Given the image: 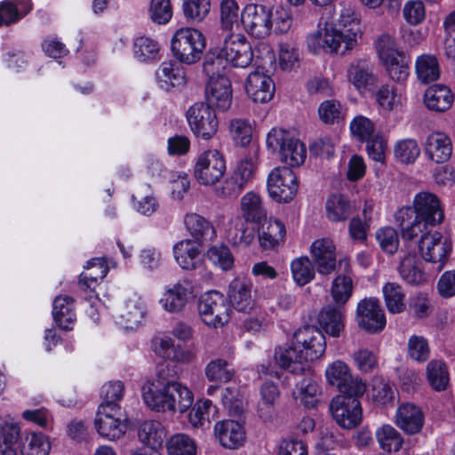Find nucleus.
<instances>
[{
  "instance_id": "f257e3e1",
  "label": "nucleus",
  "mask_w": 455,
  "mask_h": 455,
  "mask_svg": "<svg viewBox=\"0 0 455 455\" xmlns=\"http://www.w3.org/2000/svg\"><path fill=\"white\" fill-rule=\"evenodd\" d=\"M403 240L411 241L420 233L440 225L444 220V210L438 196L422 191L417 193L411 206H403L395 213Z\"/></svg>"
},
{
  "instance_id": "f03ea898",
  "label": "nucleus",
  "mask_w": 455,
  "mask_h": 455,
  "mask_svg": "<svg viewBox=\"0 0 455 455\" xmlns=\"http://www.w3.org/2000/svg\"><path fill=\"white\" fill-rule=\"evenodd\" d=\"M142 398L150 410L157 412H185L194 402L193 393L180 382H147L142 387Z\"/></svg>"
},
{
  "instance_id": "7ed1b4c3",
  "label": "nucleus",
  "mask_w": 455,
  "mask_h": 455,
  "mask_svg": "<svg viewBox=\"0 0 455 455\" xmlns=\"http://www.w3.org/2000/svg\"><path fill=\"white\" fill-rule=\"evenodd\" d=\"M204 71L209 77L205 87L206 105L220 111L228 110L232 103L231 82L220 71V61L205 60Z\"/></svg>"
},
{
  "instance_id": "20e7f679",
  "label": "nucleus",
  "mask_w": 455,
  "mask_h": 455,
  "mask_svg": "<svg viewBox=\"0 0 455 455\" xmlns=\"http://www.w3.org/2000/svg\"><path fill=\"white\" fill-rule=\"evenodd\" d=\"M376 49L389 77L397 83L405 81L410 74V59L397 50L395 38L388 34L379 36Z\"/></svg>"
},
{
  "instance_id": "39448f33",
  "label": "nucleus",
  "mask_w": 455,
  "mask_h": 455,
  "mask_svg": "<svg viewBox=\"0 0 455 455\" xmlns=\"http://www.w3.org/2000/svg\"><path fill=\"white\" fill-rule=\"evenodd\" d=\"M205 46V38L202 32L192 28H179L171 41L172 52L175 59L188 65L201 59Z\"/></svg>"
},
{
  "instance_id": "423d86ee",
  "label": "nucleus",
  "mask_w": 455,
  "mask_h": 455,
  "mask_svg": "<svg viewBox=\"0 0 455 455\" xmlns=\"http://www.w3.org/2000/svg\"><path fill=\"white\" fill-rule=\"evenodd\" d=\"M220 61V71L224 70L222 60L237 68H248L253 60V52L246 37L240 33H229L223 40L221 47L216 50V57H208L206 60Z\"/></svg>"
},
{
  "instance_id": "0eeeda50",
  "label": "nucleus",
  "mask_w": 455,
  "mask_h": 455,
  "mask_svg": "<svg viewBox=\"0 0 455 455\" xmlns=\"http://www.w3.org/2000/svg\"><path fill=\"white\" fill-rule=\"evenodd\" d=\"M325 379L330 386L335 387L341 395L363 396L366 383L359 377H354L350 367L342 360H336L326 366Z\"/></svg>"
},
{
  "instance_id": "6e6552de",
  "label": "nucleus",
  "mask_w": 455,
  "mask_h": 455,
  "mask_svg": "<svg viewBox=\"0 0 455 455\" xmlns=\"http://www.w3.org/2000/svg\"><path fill=\"white\" fill-rule=\"evenodd\" d=\"M419 235L418 248L421 258L427 262L437 263V269H443L452 251L451 240L438 231L427 229Z\"/></svg>"
},
{
  "instance_id": "1a4fd4ad",
  "label": "nucleus",
  "mask_w": 455,
  "mask_h": 455,
  "mask_svg": "<svg viewBox=\"0 0 455 455\" xmlns=\"http://www.w3.org/2000/svg\"><path fill=\"white\" fill-rule=\"evenodd\" d=\"M226 172V163L222 154L210 149L198 156L194 166V176L197 182L212 186L220 181Z\"/></svg>"
},
{
  "instance_id": "9d476101",
  "label": "nucleus",
  "mask_w": 455,
  "mask_h": 455,
  "mask_svg": "<svg viewBox=\"0 0 455 455\" xmlns=\"http://www.w3.org/2000/svg\"><path fill=\"white\" fill-rule=\"evenodd\" d=\"M267 186L273 200L286 203L296 196L299 184L295 173L290 168L276 167L268 174Z\"/></svg>"
},
{
  "instance_id": "9b49d317",
  "label": "nucleus",
  "mask_w": 455,
  "mask_h": 455,
  "mask_svg": "<svg viewBox=\"0 0 455 455\" xmlns=\"http://www.w3.org/2000/svg\"><path fill=\"white\" fill-rule=\"evenodd\" d=\"M198 310L203 322L214 328L223 326L230 318L227 300L217 291H211L202 296Z\"/></svg>"
},
{
  "instance_id": "f8f14e48",
  "label": "nucleus",
  "mask_w": 455,
  "mask_h": 455,
  "mask_svg": "<svg viewBox=\"0 0 455 455\" xmlns=\"http://www.w3.org/2000/svg\"><path fill=\"white\" fill-rule=\"evenodd\" d=\"M273 9L269 6L250 4L241 12V22L252 36L263 38L272 30Z\"/></svg>"
},
{
  "instance_id": "ddd939ff",
  "label": "nucleus",
  "mask_w": 455,
  "mask_h": 455,
  "mask_svg": "<svg viewBox=\"0 0 455 455\" xmlns=\"http://www.w3.org/2000/svg\"><path fill=\"white\" fill-rule=\"evenodd\" d=\"M358 397L339 395L331 400L330 409L332 417L341 427L351 429L361 423L363 411Z\"/></svg>"
},
{
  "instance_id": "4468645a",
  "label": "nucleus",
  "mask_w": 455,
  "mask_h": 455,
  "mask_svg": "<svg viewBox=\"0 0 455 455\" xmlns=\"http://www.w3.org/2000/svg\"><path fill=\"white\" fill-rule=\"evenodd\" d=\"M187 119L193 133L204 140H210L218 131L215 111L203 102L195 103L187 111Z\"/></svg>"
},
{
  "instance_id": "2eb2a0df",
  "label": "nucleus",
  "mask_w": 455,
  "mask_h": 455,
  "mask_svg": "<svg viewBox=\"0 0 455 455\" xmlns=\"http://www.w3.org/2000/svg\"><path fill=\"white\" fill-rule=\"evenodd\" d=\"M293 339L305 362L316 360L325 352V337L322 331L315 326L307 325L298 329L294 332Z\"/></svg>"
},
{
  "instance_id": "dca6fc26",
  "label": "nucleus",
  "mask_w": 455,
  "mask_h": 455,
  "mask_svg": "<svg viewBox=\"0 0 455 455\" xmlns=\"http://www.w3.org/2000/svg\"><path fill=\"white\" fill-rule=\"evenodd\" d=\"M356 321L360 328L370 333L381 331L386 326V316L379 300L365 298L356 307Z\"/></svg>"
},
{
  "instance_id": "f3484780",
  "label": "nucleus",
  "mask_w": 455,
  "mask_h": 455,
  "mask_svg": "<svg viewBox=\"0 0 455 455\" xmlns=\"http://www.w3.org/2000/svg\"><path fill=\"white\" fill-rule=\"evenodd\" d=\"M347 81L361 95L373 93L379 85V76L367 60L353 61L347 70Z\"/></svg>"
},
{
  "instance_id": "a211bd4d",
  "label": "nucleus",
  "mask_w": 455,
  "mask_h": 455,
  "mask_svg": "<svg viewBox=\"0 0 455 455\" xmlns=\"http://www.w3.org/2000/svg\"><path fill=\"white\" fill-rule=\"evenodd\" d=\"M121 408H108L100 405L94 420L95 427L100 435L110 441L119 439L126 431V424L121 419Z\"/></svg>"
},
{
  "instance_id": "6ab92c4d",
  "label": "nucleus",
  "mask_w": 455,
  "mask_h": 455,
  "mask_svg": "<svg viewBox=\"0 0 455 455\" xmlns=\"http://www.w3.org/2000/svg\"><path fill=\"white\" fill-rule=\"evenodd\" d=\"M191 294L190 282L184 279L165 286L158 302L164 311L180 314L185 310Z\"/></svg>"
},
{
  "instance_id": "aec40b11",
  "label": "nucleus",
  "mask_w": 455,
  "mask_h": 455,
  "mask_svg": "<svg viewBox=\"0 0 455 455\" xmlns=\"http://www.w3.org/2000/svg\"><path fill=\"white\" fill-rule=\"evenodd\" d=\"M244 88L248 97L255 103L270 101L275 92V85L272 77L259 70H255L248 75Z\"/></svg>"
},
{
  "instance_id": "412c9836",
  "label": "nucleus",
  "mask_w": 455,
  "mask_h": 455,
  "mask_svg": "<svg viewBox=\"0 0 455 455\" xmlns=\"http://www.w3.org/2000/svg\"><path fill=\"white\" fill-rule=\"evenodd\" d=\"M309 251L320 275H328L335 271L337 264L336 246L331 239H316L311 244Z\"/></svg>"
},
{
  "instance_id": "4be33fe9",
  "label": "nucleus",
  "mask_w": 455,
  "mask_h": 455,
  "mask_svg": "<svg viewBox=\"0 0 455 455\" xmlns=\"http://www.w3.org/2000/svg\"><path fill=\"white\" fill-rule=\"evenodd\" d=\"M394 422L403 433L413 435L422 430L425 415L419 406L411 403H403L397 407Z\"/></svg>"
},
{
  "instance_id": "5701e85b",
  "label": "nucleus",
  "mask_w": 455,
  "mask_h": 455,
  "mask_svg": "<svg viewBox=\"0 0 455 455\" xmlns=\"http://www.w3.org/2000/svg\"><path fill=\"white\" fill-rule=\"evenodd\" d=\"M151 346L155 355L164 360L186 363L195 358L193 352L176 345L174 339L167 335L154 337Z\"/></svg>"
},
{
  "instance_id": "b1692460",
  "label": "nucleus",
  "mask_w": 455,
  "mask_h": 455,
  "mask_svg": "<svg viewBox=\"0 0 455 455\" xmlns=\"http://www.w3.org/2000/svg\"><path fill=\"white\" fill-rule=\"evenodd\" d=\"M146 315V307L142 299L137 295L127 299L118 314L116 315V323L125 330H133L139 326Z\"/></svg>"
},
{
  "instance_id": "393cba45",
  "label": "nucleus",
  "mask_w": 455,
  "mask_h": 455,
  "mask_svg": "<svg viewBox=\"0 0 455 455\" xmlns=\"http://www.w3.org/2000/svg\"><path fill=\"white\" fill-rule=\"evenodd\" d=\"M230 305L237 311L250 313L254 306L252 284L244 279L235 278L228 285Z\"/></svg>"
},
{
  "instance_id": "a878e982",
  "label": "nucleus",
  "mask_w": 455,
  "mask_h": 455,
  "mask_svg": "<svg viewBox=\"0 0 455 455\" xmlns=\"http://www.w3.org/2000/svg\"><path fill=\"white\" fill-rule=\"evenodd\" d=\"M424 150L427 158L432 162L445 163L452 154L451 140L443 132H431L426 138Z\"/></svg>"
},
{
  "instance_id": "bb28decb",
  "label": "nucleus",
  "mask_w": 455,
  "mask_h": 455,
  "mask_svg": "<svg viewBox=\"0 0 455 455\" xmlns=\"http://www.w3.org/2000/svg\"><path fill=\"white\" fill-rule=\"evenodd\" d=\"M214 433L220 444L228 449H236L245 439L243 426L231 419H225L216 423Z\"/></svg>"
},
{
  "instance_id": "cd10ccee",
  "label": "nucleus",
  "mask_w": 455,
  "mask_h": 455,
  "mask_svg": "<svg viewBox=\"0 0 455 455\" xmlns=\"http://www.w3.org/2000/svg\"><path fill=\"white\" fill-rule=\"evenodd\" d=\"M317 322L328 335L339 338L345 329L346 311L338 305L327 306L319 312Z\"/></svg>"
},
{
  "instance_id": "c85d7f7f",
  "label": "nucleus",
  "mask_w": 455,
  "mask_h": 455,
  "mask_svg": "<svg viewBox=\"0 0 455 455\" xmlns=\"http://www.w3.org/2000/svg\"><path fill=\"white\" fill-rule=\"evenodd\" d=\"M204 245L192 239H183L173 246V255L183 269H194L201 261V251Z\"/></svg>"
},
{
  "instance_id": "c756f323",
  "label": "nucleus",
  "mask_w": 455,
  "mask_h": 455,
  "mask_svg": "<svg viewBox=\"0 0 455 455\" xmlns=\"http://www.w3.org/2000/svg\"><path fill=\"white\" fill-rule=\"evenodd\" d=\"M274 359L283 369L290 371L294 374L304 373L309 370V366L304 363V357L300 350L295 345V339L291 347H278L275 349Z\"/></svg>"
},
{
  "instance_id": "7c9ffc66",
  "label": "nucleus",
  "mask_w": 455,
  "mask_h": 455,
  "mask_svg": "<svg viewBox=\"0 0 455 455\" xmlns=\"http://www.w3.org/2000/svg\"><path fill=\"white\" fill-rule=\"evenodd\" d=\"M255 169L251 159L241 161L231 178L226 181L225 189L227 191L224 192V195L230 197L237 196L252 181Z\"/></svg>"
},
{
  "instance_id": "2f4dec72",
  "label": "nucleus",
  "mask_w": 455,
  "mask_h": 455,
  "mask_svg": "<svg viewBox=\"0 0 455 455\" xmlns=\"http://www.w3.org/2000/svg\"><path fill=\"white\" fill-rule=\"evenodd\" d=\"M184 224L192 240L205 245L216 237V231L211 222L197 213H188L184 217Z\"/></svg>"
},
{
  "instance_id": "473e14b6",
  "label": "nucleus",
  "mask_w": 455,
  "mask_h": 455,
  "mask_svg": "<svg viewBox=\"0 0 455 455\" xmlns=\"http://www.w3.org/2000/svg\"><path fill=\"white\" fill-rule=\"evenodd\" d=\"M286 229L283 223L270 218L259 228V242L264 250H273L284 241Z\"/></svg>"
},
{
  "instance_id": "72a5a7b5",
  "label": "nucleus",
  "mask_w": 455,
  "mask_h": 455,
  "mask_svg": "<svg viewBox=\"0 0 455 455\" xmlns=\"http://www.w3.org/2000/svg\"><path fill=\"white\" fill-rule=\"evenodd\" d=\"M240 211L245 222L260 223L267 215L261 196L254 191H249L242 196Z\"/></svg>"
},
{
  "instance_id": "f704fd0d",
  "label": "nucleus",
  "mask_w": 455,
  "mask_h": 455,
  "mask_svg": "<svg viewBox=\"0 0 455 455\" xmlns=\"http://www.w3.org/2000/svg\"><path fill=\"white\" fill-rule=\"evenodd\" d=\"M156 81L164 91L182 87L186 83L183 69L172 61H164L159 66L156 71Z\"/></svg>"
},
{
  "instance_id": "c9c22d12",
  "label": "nucleus",
  "mask_w": 455,
  "mask_h": 455,
  "mask_svg": "<svg viewBox=\"0 0 455 455\" xmlns=\"http://www.w3.org/2000/svg\"><path fill=\"white\" fill-rule=\"evenodd\" d=\"M454 96L449 87L435 84L427 89L424 95L426 107L435 112H444L451 108Z\"/></svg>"
},
{
  "instance_id": "e433bc0d",
  "label": "nucleus",
  "mask_w": 455,
  "mask_h": 455,
  "mask_svg": "<svg viewBox=\"0 0 455 455\" xmlns=\"http://www.w3.org/2000/svg\"><path fill=\"white\" fill-rule=\"evenodd\" d=\"M133 57L140 62L150 63L161 59V46L156 39L140 36L133 39Z\"/></svg>"
},
{
  "instance_id": "4c0bfd02",
  "label": "nucleus",
  "mask_w": 455,
  "mask_h": 455,
  "mask_svg": "<svg viewBox=\"0 0 455 455\" xmlns=\"http://www.w3.org/2000/svg\"><path fill=\"white\" fill-rule=\"evenodd\" d=\"M415 73L420 84H428L437 81L441 68L436 56L430 53L418 56L415 60Z\"/></svg>"
},
{
  "instance_id": "58836bf2",
  "label": "nucleus",
  "mask_w": 455,
  "mask_h": 455,
  "mask_svg": "<svg viewBox=\"0 0 455 455\" xmlns=\"http://www.w3.org/2000/svg\"><path fill=\"white\" fill-rule=\"evenodd\" d=\"M52 315L61 329L71 330L76 319L73 299L68 295L56 297L53 301Z\"/></svg>"
},
{
  "instance_id": "ea45409f",
  "label": "nucleus",
  "mask_w": 455,
  "mask_h": 455,
  "mask_svg": "<svg viewBox=\"0 0 455 455\" xmlns=\"http://www.w3.org/2000/svg\"><path fill=\"white\" fill-rule=\"evenodd\" d=\"M398 271L402 279L409 284L419 285L427 281L422 263L415 254L405 255L401 260Z\"/></svg>"
},
{
  "instance_id": "a19ab883",
  "label": "nucleus",
  "mask_w": 455,
  "mask_h": 455,
  "mask_svg": "<svg viewBox=\"0 0 455 455\" xmlns=\"http://www.w3.org/2000/svg\"><path fill=\"white\" fill-rule=\"evenodd\" d=\"M166 434L164 427L157 420H145L138 430L139 440L151 450H157L163 445Z\"/></svg>"
},
{
  "instance_id": "79ce46f5",
  "label": "nucleus",
  "mask_w": 455,
  "mask_h": 455,
  "mask_svg": "<svg viewBox=\"0 0 455 455\" xmlns=\"http://www.w3.org/2000/svg\"><path fill=\"white\" fill-rule=\"evenodd\" d=\"M325 213L330 221L343 222L350 217L352 205L346 196L340 194H332L325 202Z\"/></svg>"
},
{
  "instance_id": "37998d69",
  "label": "nucleus",
  "mask_w": 455,
  "mask_h": 455,
  "mask_svg": "<svg viewBox=\"0 0 455 455\" xmlns=\"http://www.w3.org/2000/svg\"><path fill=\"white\" fill-rule=\"evenodd\" d=\"M345 269L349 267V263L345 259ZM352 277L346 273L338 275L331 284V296L336 305L343 307L351 298L353 293Z\"/></svg>"
},
{
  "instance_id": "c03bdc74",
  "label": "nucleus",
  "mask_w": 455,
  "mask_h": 455,
  "mask_svg": "<svg viewBox=\"0 0 455 455\" xmlns=\"http://www.w3.org/2000/svg\"><path fill=\"white\" fill-rule=\"evenodd\" d=\"M290 269L292 280L299 287L309 283L315 276V265L307 256L293 259L290 263Z\"/></svg>"
},
{
  "instance_id": "a18cd8bd",
  "label": "nucleus",
  "mask_w": 455,
  "mask_h": 455,
  "mask_svg": "<svg viewBox=\"0 0 455 455\" xmlns=\"http://www.w3.org/2000/svg\"><path fill=\"white\" fill-rule=\"evenodd\" d=\"M427 379L430 387L437 392L444 391L450 381L449 371L443 360L433 359L426 367Z\"/></svg>"
},
{
  "instance_id": "49530a36",
  "label": "nucleus",
  "mask_w": 455,
  "mask_h": 455,
  "mask_svg": "<svg viewBox=\"0 0 455 455\" xmlns=\"http://www.w3.org/2000/svg\"><path fill=\"white\" fill-rule=\"evenodd\" d=\"M375 436L380 449L387 452L399 451L404 442L401 433L389 424L378 427Z\"/></svg>"
},
{
  "instance_id": "de8ad7c7",
  "label": "nucleus",
  "mask_w": 455,
  "mask_h": 455,
  "mask_svg": "<svg viewBox=\"0 0 455 455\" xmlns=\"http://www.w3.org/2000/svg\"><path fill=\"white\" fill-rule=\"evenodd\" d=\"M337 22L342 27L340 31H345L347 44L348 47H355L357 44V36L361 33L359 18L350 7L343 8Z\"/></svg>"
},
{
  "instance_id": "09e8293b",
  "label": "nucleus",
  "mask_w": 455,
  "mask_h": 455,
  "mask_svg": "<svg viewBox=\"0 0 455 455\" xmlns=\"http://www.w3.org/2000/svg\"><path fill=\"white\" fill-rule=\"evenodd\" d=\"M86 269L87 272L80 275V283L83 287L90 290H94L99 280H102L108 271L103 258H96L89 260Z\"/></svg>"
},
{
  "instance_id": "8fccbe9b",
  "label": "nucleus",
  "mask_w": 455,
  "mask_h": 455,
  "mask_svg": "<svg viewBox=\"0 0 455 455\" xmlns=\"http://www.w3.org/2000/svg\"><path fill=\"white\" fill-rule=\"evenodd\" d=\"M217 409L210 400H200L196 403L188 414V421L194 427H204L216 416Z\"/></svg>"
},
{
  "instance_id": "3c124183",
  "label": "nucleus",
  "mask_w": 455,
  "mask_h": 455,
  "mask_svg": "<svg viewBox=\"0 0 455 455\" xmlns=\"http://www.w3.org/2000/svg\"><path fill=\"white\" fill-rule=\"evenodd\" d=\"M321 394V387L312 378H303L296 383L293 392L294 397L299 399L307 407H314L317 403V397Z\"/></svg>"
},
{
  "instance_id": "603ef678",
  "label": "nucleus",
  "mask_w": 455,
  "mask_h": 455,
  "mask_svg": "<svg viewBox=\"0 0 455 455\" xmlns=\"http://www.w3.org/2000/svg\"><path fill=\"white\" fill-rule=\"evenodd\" d=\"M49 437L41 432H31L22 443V455H49L51 451Z\"/></svg>"
},
{
  "instance_id": "864d4df0",
  "label": "nucleus",
  "mask_w": 455,
  "mask_h": 455,
  "mask_svg": "<svg viewBox=\"0 0 455 455\" xmlns=\"http://www.w3.org/2000/svg\"><path fill=\"white\" fill-rule=\"evenodd\" d=\"M387 309L391 314H399L405 309V294L396 283H387L382 287Z\"/></svg>"
},
{
  "instance_id": "5fc2aeb1",
  "label": "nucleus",
  "mask_w": 455,
  "mask_h": 455,
  "mask_svg": "<svg viewBox=\"0 0 455 455\" xmlns=\"http://www.w3.org/2000/svg\"><path fill=\"white\" fill-rule=\"evenodd\" d=\"M419 155L420 148L415 139H402L394 145V156L401 164H413Z\"/></svg>"
},
{
  "instance_id": "6e6d98bb",
  "label": "nucleus",
  "mask_w": 455,
  "mask_h": 455,
  "mask_svg": "<svg viewBox=\"0 0 455 455\" xmlns=\"http://www.w3.org/2000/svg\"><path fill=\"white\" fill-rule=\"evenodd\" d=\"M278 156L287 165L298 167L303 164L307 158V148L302 141L295 138Z\"/></svg>"
},
{
  "instance_id": "4d7b16f0",
  "label": "nucleus",
  "mask_w": 455,
  "mask_h": 455,
  "mask_svg": "<svg viewBox=\"0 0 455 455\" xmlns=\"http://www.w3.org/2000/svg\"><path fill=\"white\" fill-rule=\"evenodd\" d=\"M168 455H196L195 441L186 434H175L167 441Z\"/></svg>"
},
{
  "instance_id": "13d9d810",
  "label": "nucleus",
  "mask_w": 455,
  "mask_h": 455,
  "mask_svg": "<svg viewBox=\"0 0 455 455\" xmlns=\"http://www.w3.org/2000/svg\"><path fill=\"white\" fill-rule=\"evenodd\" d=\"M295 138L296 137L291 132L274 127L267 134V148L272 153L279 156L283 149H284L290 142H292Z\"/></svg>"
},
{
  "instance_id": "bf43d9fd",
  "label": "nucleus",
  "mask_w": 455,
  "mask_h": 455,
  "mask_svg": "<svg viewBox=\"0 0 455 455\" xmlns=\"http://www.w3.org/2000/svg\"><path fill=\"white\" fill-rule=\"evenodd\" d=\"M205 375L211 381L228 382L234 375V368L223 359L211 361L205 368Z\"/></svg>"
},
{
  "instance_id": "052dcab7",
  "label": "nucleus",
  "mask_w": 455,
  "mask_h": 455,
  "mask_svg": "<svg viewBox=\"0 0 455 455\" xmlns=\"http://www.w3.org/2000/svg\"><path fill=\"white\" fill-rule=\"evenodd\" d=\"M241 12L235 0H222L220 3V22L223 29L232 31L239 26Z\"/></svg>"
},
{
  "instance_id": "680f3d73",
  "label": "nucleus",
  "mask_w": 455,
  "mask_h": 455,
  "mask_svg": "<svg viewBox=\"0 0 455 455\" xmlns=\"http://www.w3.org/2000/svg\"><path fill=\"white\" fill-rule=\"evenodd\" d=\"M408 356L417 362L425 363L430 356V347L426 338L420 335H412L407 342Z\"/></svg>"
},
{
  "instance_id": "e2e57ef3",
  "label": "nucleus",
  "mask_w": 455,
  "mask_h": 455,
  "mask_svg": "<svg viewBox=\"0 0 455 455\" xmlns=\"http://www.w3.org/2000/svg\"><path fill=\"white\" fill-rule=\"evenodd\" d=\"M229 133L236 145L246 147L252 136V127L247 119L235 118L229 123Z\"/></svg>"
},
{
  "instance_id": "0e129e2a",
  "label": "nucleus",
  "mask_w": 455,
  "mask_h": 455,
  "mask_svg": "<svg viewBox=\"0 0 455 455\" xmlns=\"http://www.w3.org/2000/svg\"><path fill=\"white\" fill-rule=\"evenodd\" d=\"M182 10L187 20L202 21L210 12V0H183Z\"/></svg>"
},
{
  "instance_id": "69168bd1",
  "label": "nucleus",
  "mask_w": 455,
  "mask_h": 455,
  "mask_svg": "<svg viewBox=\"0 0 455 455\" xmlns=\"http://www.w3.org/2000/svg\"><path fill=\"white\" fill-rule=\"evenodd\" d=\"M379 107L385 111H392L401 105V96L389 84H382L373 92Z\"/></svg>"
},
{
  "instance_id": "338daca9",
  "label": "nucleus",
  "mask_w": 455,
  "mask_h": 455,
  "mask_svg": "<svg viewBox=\"0 0 455 455\" xmlns=\"http://www.w3.org/2000/svg\"><path fill=\"white\" fill-rule=\"evenodd\" d=\"M124 394V385L122 381H109L101 388L103 401L100 405H106L108 408L120 407L119 402Z\"/></svg>"
},
{
  "instance_id": "774afa93",
  "label": "nucleus",
  "mask_w": 455,
  "mask_h": 455,
  "mask_svg": "<svg viewBox=\"0 0 455 455\" xmlns=\"http://www.w3.org/2000/svg\"><path fill=\"white\" fill-rule=\"evenodd\" d=\"M349 128L352 135L362 142L367 141L375 136L374 124L363 116H355L350 122Z\"/></svg>"
}]
</instances>
